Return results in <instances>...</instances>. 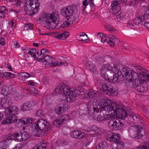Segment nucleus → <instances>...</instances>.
Listing matches in <instances>:
<instances>
[{
	"label": "nucleus",
	"instance_id": "1",
	"mask_svg": "<svg viewBox=\"0 0 149 149\" xmlns=\"http://www.w3.org/2000/svg\"><path fill=\"white\" fill-rule=\"evenodd\" d=\"M69 88L68 86L62 83L61 86H58L55 88L53 94L56 95L57 93H60L64 95L65 96V100L68 102H71L75 100V97H78L83 92L78 90H74L72 91Z\"/></svg>",
	"mask_w": 149,
	"mask_h": 149
},
{
	"label": "nucleus",
	"instance_id": "2",
	"mask_svg": "<svg viewBox=\"0 0 149 149\" xmlns=\"http://www.w3.org/2000/svg\"><path fill=\"white\" fill-rule=\"evenodd\" d=\"M9 102L7 98L3 99L1 101V105L6 108L4 111L6 117L5 119L2 122V124L11 123L17 120L16 114L18 109L14 106L8 108Z\"/></svg>",
	"mask_w": 149,
	"mask_h": 149
},
{
	"label": "nucleus",
	"instance_id": "3",
	"mask_svg": "<svg viewBox=\"0 0 149 149\" xmlns=\"http://www.w3.org/2000/svg\"><path fill=\"white\" fill-rule=\"evenodd\" d=\"M134 71L132 70L131 68L125 67L123 68L122 74L124 75L127 76V78L129 79L130 76L131 78L135 79L137 78L140 79L144 77L146 79H149V75L146 73V70L139 66H134Z\"/></svg>",
	"mask_w": 149,
	"mask_h": 149
},
{
	"label": "nucleus",
	"instance_id": "4",
	"mask_svg": "<svg viewBox=\"0 0 149 149\" xmlns=\"http://www.w3.org/2000/svg\"><path fill=\"white\" fill-rule=\"evenodd\" d=\"M113 103L111 101L107 100L106 99L103 98L100 100V108L101 107L106 111L108 112V113L105 115L104 120H108L111 118H114L117 114L116 111L115 110L114 107L113 106Z\"/></svg>",
	"mask_w": 149,
	"mask_h": 149
},
{
	"label": "nucleus",
	"instance_id": "5",
	"mask_svg": "<svg viewBox=\"0 0 149 149\" xmlns=\"http://www.w3.org/2000/svg\"><path fill=\"white\" fill-rule=\"evenodd\" d=\"M74 9V6H69L63 8L61 9V12L62 15L64 17L67 18L61 25V27H66L72 24L74 19V18L71 17L73 15Z\"/></svg>",
	"mask_w": 149,
	"mask_h": 149
},
{
	"label": "nucleus",
	"instance_id": "6",
	"mask_svg": "<svg viewBox=\"0 0 149 149\" xmlns=\"http://www.w3.org/2000/svg\"><path fill=\"white\" fill-rule=\"evenodd\" d=\"M101 75L106 80H108L110 82L115 83L117 81L120 82L122 80L120 75H118L112 71L108 70V68L105 65H103L101 71Z\"/></svg>",
	"mask_w": 149,
	"mask_h": 149
},
{
	"label": "nucleus",
	"instance_id": "7",
	"mask_svg": "<svg viewBox=\"0 0 149 149\" xmlns=\"http://www.w3.org/2000/svg\"><path fill=\"white\" fill-rule=\"evenodd\" d=\"M101 108L102 110L99 109L97 107H95L92 105L89 104L87 107L88 113L90 116L96 117L101 120H104L106 111L104 110L101 107Z\"/></svg>",
	"mask_w": 149,
	"mask_h": 149
},
{
	"label": "nucleus",
	"instance_id": "8",
	"mask_svg": "<svg viewBox=\"0 0 149 149\" xmlns=\"http://www.w3.org/2000/svg\"><path fill=\"white\" fill-rule=\"evenodd\" d=\"M39 4L38 0H29L26 1L24 5V10L27 14L32 16L35 12L38 11Z\"/></svg>",
	"mask_w": 149,
	"mask_h": 149
},
{
	"label": "nucleus",
	"instance_id": "9",
	"mask_svg": "<svg viewBox=\"0 0 149 149\" xmlns=\"http://www.w3.org/2000/svg\"><path fill=\"white\" fill-rule=\"evenodd\" d=\"M58 14L56 13H54L52 14L48 13H45L40 18V20L45 22L48 24L49 27H51L50 24L52 22L55 23L58 20Z\"/></svg>",
	"mask_w": 149,
	"mask_h": 149
},
{
	"label": "nucleus",
	"instance_id": "10",
	"mask_svg": "<svg viewBox=\"0 0 149 149\" xmlns=\"http://www.w3.org/2000/svg\"><path fill=\"white\" fill-rule=\"evenodd\" d=\"M113 107H114L115 110L117 113L116 116L118 117L119 118L123 120L125 119L127 115L126 110L122 106L115 103H113Z\"/></svg>",
	"mask_w": 149,
	"mask_h": 149
},
{
	"label": "nucleus",
	"instance_id": "11",
	"mask_svg": "<svg viewBox=\"0 0 149 149\" xmlns=\"http://www.w3.org/2000/svg\"><path fill=\"white\" fill-rule=\"evenodd\" d=\"M125 78L127 80L129 81L132 83V86L135 89L137 88L138 86H139L141 84L143 83L144 84H147L149 82V79H142L141 78L137 79V78L135 79H133L131 78L130 76V77L129 78L130 79L127 78V76L124 75Z\"/></svg>",
	"mask_w": 149,
	"mask_h": 149
},
{
	"label": "nucleus",
	"instance_id": "12",
	"mask_svg": "<svg viewBox=\"0 0 149 149\" xmlns=\"http://www.w3.org/2000/svg\"><path fill=\"white\" fill-rule=\"evenodd\" d=\"M36 125L41 131L48 132L50 131L51 128L50 125L46 120L43 119H40L38 120Z\"/></svg>",
	"mask_w": 149,
	"mask_h": 149
},
{
	"label": "nucleus",
	"instance_id": "13",
	"mask_svg": "<svg viewBox=\"0 0 149 149\" xmlns=\"http://www.w3.org/2000/svg\"><path fill=\"white\" fill-rule=\"evenodd\" d=\"M123 125L122 122H120L118 119L114 118L110 120L108 123L109 127L114 130H117L119 128L121 129Z\"/></svg>",
	"mask_w": 149,
	"mask_h": 149
},
{
	"label": "nucleus",
	"instance_id": "14",
	"mask_svg": "<svg viewBox=\"0 0 149 149\" xmlns=\"http://www.w3.org/2000/svg\"><path fill=\"white\" fill-rule=\"evenodd\" d=\"M119 1H114L112 2L111 4L112 8L110 10V11L116 16L120 15L121 12L120 11V8L119 6Z\"/></svg>",
	"mask_w": 149,
	"mask_h": 149
},
{
	"label": "nucleus",
	"instance_id": "15",
	"mask_svg": "<svg viewBox=\"0 0 149 149\" xmlns=\"http://www.w3.org/2000/svg\"><path fill=\"white\" fill-rule=\"evenodd\" d=\"M102 90L106 94H107L109 95L115 96L117 95V91L113 89V87L110 85H107L104 84L102 85Z\"/></svg>",
	"mask_w": 149,
	"mask_h": 149
},
{
	"label": "nucleus",
	"instance_id": "16",
	"mask_svg": "<svg viewBox=\"0 0 149 149\" xmlns=\"http://www.w3.org/2000/svg\"><path fill=\"white\" fill-rule=\"evenodd\" d=\"M107 68L108 69L112 71L113 72L115 73V72H117V74L118 75H120V77L122 75V77H125V76H123L122 74V72L119 71L120 70V66L118 64H113L112 66L111 65L109 64L105 65Z\"/></svg>",
	"mask_w": 149,
	"mask_h": 149
},
{
	"label": "nucleus",
	"instance_id": "17",
	"mask_svg": "<svg viewBox=\"0 0 149 149\" xmlns=\"http://www.w3.org/2000/svg\"><path fill=\"white\" fill-rule=\"evenodd\" d=\"M38 59H39V61L43 62V63L46 65L50 64L53 60L52 57L49 55H46L41 58L40 57V56H38Z\"/></svg>",
	"mask_w": 149,
	"mask_h": 149
},
{
	"label": "nucleus",
	"instance_id": "18",
	"mask_svg": "<svg viewBox=\"0 0 149 149\" xmlns=\"http://www.w3.org/2000/svg\"><path fill=\"white\" fill-rule=\"evenodd\" d=\"M69 118V116L67 115H63L60 118L55 120L53 122V124L56 126L57 127L62 124L65 120H68Z\"/></svg>",
	"mask_w": 149,
	"mask_h": 149
},
{
	"label": "nucleus",
	"instance_id": "19",
	"mask_svg": "<svg viewBox=\"0 0 149 149\" xmlns=\"http://www.w3.org/2000/svg\"><path fill=\"white\" fill-rule=\"evenodd\" d=\"M136 126L137 128V132L135 138L139 139L145 134V132L143 127L141 125H136Z\"/></svg>",
	"mask_w": 149,
	"mask_h": 149
},
{
	"label": "nucleus",
	"instance_id": "20",
	"mask_svg": "<svg viewBox=\"0 0 149 149\" xmlns=\"http://www.w3.org/2000/svg\"><path fill=\"white\" fill-rule=\"evenodd\" d=\"M34 104L31 102H25L23 104L21 107V110L23 111H27L31 110Z\"/></svg>",
	"mask_w": 149,
	"mask_h": 149
},
{
	"label": "nucleus",
	"instance_id": "21",
	"mask_svg": "<svg viewBox=\"0 0 149 149\" xmlns=\"http://www.w3.org/2000/svg\"><path fill=\"white\" fill-rule=\"evenodd\" d=\"M38 127L36 123L32 125L31 127V134L36 136H40L41 134V131L38 129Z\"/></svg>",
	"mask_w": 149,
	"mask_h": 149
},
{
	"label": "nucleus",
	"instance_id": "22",
	"mask_svg": "<svg viewBox=\"0 0 149 149\" xmlns=\"http://www.w3.org/2000/svg\"><path fill=\"white\" fill-rule=\"evenodd\" d=\"M71 136L74 138L81 139L84 136L85 134L78 130H74L70 133Z\"/></svg>",
	"mask_w": 149,
	"mask_h": 149
},
{
	"label": "nucleus",
	"instance_id": "23",
	"mask_svg": "<svg viewBox=\"0 0 149 149\" xmlns=\"http://www.w3.org/2000/svg\"><path fill=\"white\" fill-rule=\"evenodd\" d=\"M12 92L11 88L9 86H4L1 91V93L5 96L8 95Z\"/></svg>",
	"mask_w": 149,
	"mask_h": 149
},
{
	"label": "nucleus",
	"instance_id": "24",
	"mask_svg": "<svg viewBox=\"0 0 149 149\" xmlns=\"http://www.w3.org/2000/svg\"><path fill=\"white\" fill-rule=\"evenodd\" d=\"M95 64L91 63L90 62H87L86 66L87 67L89 68L90 70L93 72H96L97 68L95 66Z\"/></svg>",
	"mask_w": 149,
	"mask_h": 149
},
{
	"label": "nucleus",
	"instance_id": "25",
	"mask_svg": "<svg viewBox=\"0 0 149 149\" xmlns=\"http://www.w3.org/2000/svg\"><path fill=\"white\" fill-rule=\"evenodd\" d=\"M29 137V135L27 132H24L21 134L19 136V137H18L19 141H22L27 139Z\"/></svg>",
	"mask_w": 149,
	"mask_h": 149
},
{
	"label": "nucleus",
	"instance_id": "26",
	"mask_svg": "<svg viewBox=\"0 0 149 149\" xmlns=\"http://www.w3.org/2000/svg\"><path fill=\"white\" fill-rule=\"evenodd\" d=\"M117 139L114 143H116L118 149H123L124 147V143L120 140V138L117 136Z\"/></svg>",
	"mask_w": 149,
	"mask_h": 149
},
{
	"label": "nucleus",
	"instance_id": "27",
	"mask_svg": "<svg viewBox=\"0 0 149 149\" xmlns=\"http://www.w3.org/2000/svg\"><path fill=\"white\" fill-rule=\"evenodd\" d=\"M107 148L106 142L102 141L99 143L96 147V149H107Z\"/></svg>",
	"mask_w": 149,
	"mask_h": 149
},
{
	"label": "nucleus",
	"instance_id": "28",
	"mask_svg": "<svg viewBox=\"0 0 149 149\" xmlns=\"http://www.w3.org/2000/svg\"><path fill=\"white\" fill-rule=\"evenodd\" d=\"M97 93L94 91H91L88 93L85 94V96L87 98H92L96 96Z\"/></svg>",
	"mask_w": 149,
	"mask_h": 149
},
{
	"label": "nucleus",
	"instance_id": "29",
	"mask_svg": "<svg viewBox=\"0 0 149 149\" xmlns=\"http://www.w3.org/2000/svg\"><path fill=\"white\" fill-rule=\"evenodd\" d=\"M68 32H65L57 35L56 36V38L64 40L68 37Z\"/></svg>",
	"mask_w": 149,
	"mask_h": 149
},
{
	"label": "nucleus",
	"instance_id": "30",
	"mask_svg": "<svg viewBox=\"0 0 149 149\" xmlns=\"http://www.w3.org/2000/svg\"><path fill=\"white\" fill-rule=\"evenodd\" d=\"M32 119L30 118H24L23 120L21 121L22 123L24 125H27L29 124H31L32 123Z\"/></svg>",
	"mask_w": 149,
	"mask_h": 149
},
{
	"label": "nucleus",
	"instance_id": "31",
	"mask_svg": "<svg viewBox=\"0 0 149 149\" xmlns=\"http://www.w3.org/2000/svg\"><path fill=\"white\" fill-rule=\"evenodd\" d=\"M109 40V43L110 44L111 47H113L115 43L117 41V39L115 38V36L110 35Z\"/></svg>",
	"mask_w": 149,
	"mask_h": 149
},
{
	"label": "nucleus",
	"instance_id": "32",
	"mask_svg": "<svg viewBox=\"0 0 149 149\" xmlns=\"http://www.w3.org/2000/svg\"><path fill=\"white\" fill-rule=\"evenodd\" d=\"M141 85H140L139 86H138L137 88L135 89L139 92L142 93L146 92L148 90V88H146V89H145L143 86Z\"/></svg>",
	"mask_w": 149,
	"mask_h": 149
},
{
	"label": "nucleus",
	"instance_id": "33",
	"mask_svg": "<svg viewBox=\"0 0 149 149\" xmlns=\"http://www.w3.org/2000/svg\"><path fill=\"white\" fill-rule=\"evenodd\" d=\"M87 38V35L85 33L80 34L77 37V40L80 41L85 40Z\"/></svg>",
	"mask_w": 149,
	"mask_h": 149
},
{
	"label": "nucleus",
	"instance_id": "34",
	"mask_svg": "<svg viewBox=\"0 0 149 149\" xmlns=\"http://www.w3.org/2000/svg\"><path fill=\"white\" fill-rule=\"evenodd\" d=\"M143 146H139L136 149H149V143L147 142H145Z\"/></svg>",
	"mask_w": 149,
	"mask_h": 149
},
{
	"label": "nucleus",
	"instance_id": "35",
	"mask_svg": "<svg viewBox=\"0 0 149 149\" xmlns=\"http://www.w3.org/2000/svg\"><path fill=\"white\" fill-rule=\"evenodd\" d=\"M143 20L142 19L141 17H136L134 21V23L136 25L141 24Z\"/></svg>",
	"mask_w": 149,
	"mask_h": 149
},
{
	"label": "nucleus",
	"instance_id": "36",
	"mask_svg": "<svg viewBox=\"0 0 149 149\" xmlns=\"http://www.w3.org/2000/svg\"><path fill=\"white\" fill-rule=\"evenodd\" d=\"M127 26L128 27H130L131 28V30L130 31H128L127 33V34H133L135 33L134 29L132 28V27L134 26V25L130 23H129L127 25Z\"/></svg>",
	"mask_w": 149,
	"mask_h": 149
},
{
	"label": "nucleus",
	"instance_id": "37",
	"mask_svg": "<svg viewBox=\"0 0 149 149\" xmlns=\"http://www.w3.org/2000/svg\"><path fill=\"white\" fill-rule=\"evenodd\" d=\"M31 75L26 72H22L20 74L21 77L23 79L31 77Z\"/></svg>",
	"mask_w": 149,
	"mask_h": 149
},
{
	"label": "nucleus",
	"instance_id": "38",
	"mask_svg": "<svg viewBox=\"0 0 149 149\" xmlns=\"http://www.w3.org/2000/svg\"><path fill=\"white\" fill-rule=\"evenodd\" d=\"M37 116L40 118H43L44 117V114L42 111L40 109H38L37 111Z\"/></svg>",
	"mask_w": 149,
	"mask_h": 149
},
{
	"label": "nucleus",
	"instance_id": "39",
	"mask_svg": "<svg viewBox=\"0 0 149 149\" xmlns=\"http://www.w3.org/2000/svg\"><path fill=\"white\" fill-rule=\"evenodd\" d=\"M8 145L6 141L0 142V149H6Z\"/></svg>",
	"mask_w": 149,
	"mask_h": 149
},
{
	"label": "nucleus",
	"instance_id": "40",
	"mask_svg": "<svg viewBox=\"0 0 149 149\" xmlns=\"http://www.w3.org/2000/svg\"><path fill=\"white\" fill-rule=\"evenodd\" d=\"M65 64V63H64L63 62H53L52 63H50V65L52 67L55 66H60L61 65H62Z\"/></svg>",
	"mask_w": 149,
	"mask_h": 149
},
{
	"label": "nucleus",
	"instance_id": "41",
	"mask_svg": "<svg viewBox=\"0 0 149 149\" xmlns=\"http://www.w3.org/2000/svg\"><path fill=\"white\" fill-rule=\"evenodd\" d=\"M149 14V8H147V10L145 12L144 15L143 19L144 21H147L148 20V17Z\"/></svg>",
	"mask_w": 149,
	"mask_h": 149
},
{
	"label": "nucleus",
	"instance_id": "42",
	"mask_svg": "<svg viewBox=\"0 0 149 149\" xmlns=\"http://www.w3.org/2000/svg\"><path fill=\"white\" fill-rule=\"evenodd\" d=\"M101 34V33H99L97 34L95 39V40L97 42L99 43L101 42L102 37Z\"/></svg>",
	"mask_w": 149,
	"mask_h": 149
},
{
	"label": "nucleus",
	"instance_id": "43",
	"mask_svg": "<svg viewBox=\"0 0 149 149\" xmlns=\"http://www.w3.org/2000/svg\"><path fill=\"white\" fill-rule=\"evenodd\" d=\"M19 134L17 132H15V133L13 134H11V136L12 137L13 139H14L15 140H17L19 141L18 139V137H19Z\"/></svg>",
	"mask_w": 149,
	"mask_h": 149
},
{
	"label": "nucleus",
	"instance_id": "44",
	"mask_svg": "<svg viewBox=\"0 0 149 149\" xmlns=\"http://www.w3.org/2000/svg\"><path fill=\"white\" fill-rule=\"evenodd\" d=\"M29 92L30 94L33 95H36L38 93V91L34 88L31 87L29 88Z\"/></svg>",
	"mask_w": 149,
	"mask_h": 149
},
{
	"label": "nucleus",
	"instance_id": "45",
	"mask_svg": "<svg viewBox=\"0 0 149 149\" xmlns=\"http://www.w3.org/2000/svg\"><path fill=\"white\" fill-rule=\"evenodd\" d=\"M107 139L108 141H112L114 143L115 141L116 140L117 137L116 136L115 137L113 136H111V137L108 136Z\"/></svg>",
	"mask_w": 149,
	"mask_h": 149
},
{
	"label": "nucleus",
	"instance_id": "46",
	"mask_svg": "<svg viewBox=\"0 0 149 149\" xmlns=\"http://www.w3.org/2000/svg\"><path fill=\"white\" fill-rule=\"evenodd\" d=\"M10 25L9 22L8 21H4L3 22L2 24V26L4 28H8V26Z\"/></svg>",
	"mask_w": 149,
	"mask_h": 149
},
{
	"label": "nucleus",
	"instance_id": "47",
	"mask_svg": "<svg viewBox=\"0 0 149 149\" xmlns=\"http://www.w3.org/2000/svg\"><path fill=\"white\" fill-rule=\"evenodd\" d=\"M46 146H37L34 147L33 149H46Z\"/></svg>",
	"mask_w": 149,
	"mask_h": 149
},
{
	"label": "nucleus",
	"instance_id": "48",
	"mask_svg": "<svg viewBox=\"0 0 149 149\" xmlns=\"http://www.w3.org/2000/svg\"><path fill=\"white\" fill-rule=\"evenodd\" d=\"M32 28V26L30 24H26L24 27V29L25 30H28L29 29H31Z\"/></svg>",
	"mask_w": 149,
	"mask_h": 149
},
{
	"label": "nucleus",
	"instance_id": "49",
	"mask_svg": "<svg viewBox=\"0 0 149 149\" xmlns=\"http://www.w3.org/2000/svg\"><path fill=\"white\" fill-rule=\"evenodd\" d=\"M101 42L102 43H104L106 42L107 43H109V41L108 40H107V39L106 38L105 36H102V40Z\"/></svg>",
	"mask_w": 149,
	"mask_h": 149
},
{
	"label": "nucleus",
	"instance_id": "50",
	"mask_svg": "<svg viewBox=\"0 0 149 149\" xmlns=\"http://www.w3.org/2000/svg\"><path fill=\"white\" fill-rule=\"evenodd\" d=\"M46 52L48 53V50L47 49H42L41 51V54L43 55V57L44 56V55Z\"/></svg>",
	"mask_w": 149,
	"mask_h": 149
},
{
	"label": "nucleus",
	"instance_id": "51",
	"mask_svg": "<svg viewBox=\"0 0 149 149\" xmlns=\"http://www.w3.org/2000/svg\"><path fill=\"white\" fill-rule=\"evenodd\" d=\"M111 149H118L116 143H112L111 146Z\"/></svg>",
	"mask_w": 149,
	"mask_h": 149
},
{
	"label": "nucleus",
	"instance_id": "52",
	"mask_svg": "<svg viewBox=\"0 0 149 149\" xmlns=\"http://www.w3.org/2000/svg\"><path fill=\"white\" fill-rule=\"evenodd\" d=\"M35 52H32L31 51H29L27 53L28 54L31 55L32 57H33L34 58H36L37 55L36 54H35Z\"/></svg>",
	"mask_w": 149,
	"mask_h": 149
},
{
	"label": "nucleus",
	"instance_id": "53",
	"mask_svg": "<svg viewBox=\"0 0 149 149\" xmlns=\"http://www.w3.org/2000/svg\"><path fill=\"white\" fill-rule=\"evenodd\" d=\"M63 109V111H64L68 109V105L67 104H62L61 105Z\"/></svg>",
	"mask_w": 149,
	"mask_h": 149
},
{
	"label": "nucleus",
	"instance_id": "54",
	"mask_svg": "<svg viewBox=\"0 0 149 149\" xmlns=\"http://www.w3.org/2000/svg\"><path fill=\"white\" fill-rule=\"evenodd\" d=\"M62 110H63L62 108V106H61L59 107L58 110L56 111V112L58 114L60 115Z\"/></svg>",
	"mask_w": 149,
	"mask_h": 149
},
{
	"label": "nucleus",
	"instance_id": "55",
	"mask_svg": "<svg viewBox=\"0 0 149 149\" xmlns=\"http://www.w3.org/2000/svg\"><path fill=\"white\" fill-rule=\"evenodd\" d=\"M108 28H107V29L109 31L110 33L113 32L115 31V29L111 27H109V26H108Z\"/></svg>",
	"mask_w": 149,
	"mask_h": 149
},
{
	"label": "nucleus",
	"instance_id": "56",
	"mask_svg": "<svg viewBox=\"0 0 149 149\" xmlns=\"http://www.w3.org/2000/svg\"><path fill=\"white\" fill-rule=\"evenodd\" d=\"M132 119H134V120H135V119H136V121H139L140 120L139 118L136 117V115L134 114H133L132 115Z\"/></svg>",
	"mask_w": 149,
	"mask_h": 149
},
{
	"label": "nucleus",
	"instance_id": "57",
	"mask_svg": "<svg viewBox=\"0 0 149 149\" xmlns=\"http://www.w3.org/2000/svg\"><path fill=\"white\" fill-rule=\"evenodd\" d=\"M148 21V20L147 21H146V22H144V26L146 29L149 28L148 27L149 26V24L148 23L149 22Z\"/></svg>",
	"mask_w": 149,
	"mask_h": 149
},
{
	"label": "nucleus",
	"instance_id": "58",
	"mask_svg": "<svg viewBox=\"0 0 149 149\" xmlns=\"http://www.w3.org/2000/svg\"><path fill=\"white\" fill-rule=\"evenodd\" d=\"M83 5L84 6H86L88 5V2L86 0H85L83 2Z\"/></svg>",
	"mask_w": 149,
	"mask_h": 149
},
{
	"label": "nucleus",
	"instance_id": "59",
	"mask_svg": "<svg viewBox=\"0 0 149 149\" xmlns=\"http://www.w3.org/2000/svg\"><path fill=\"white\" fill-rule=\"evenodd\" d=\"M4 39L2 38H0V44L3 45H4Z\"/></svg>",
	"mask_w": 149,
	"mask_h": 149
},
{
	"label": "nucleus",
	"instance_id": "60",
	"mask_svg": "<svg viewBox=\"0 0 149 149\" xmlns=\"http://www.w3.org/2000/svg\"><path fill=\"white\" fill-rule=\"evenodd\" d=\"M3 72L1 71L0 72V77H5L6 76L5 72L4 73H3Z\"/></svg>",
	"mask_w": 149,
	"mask_h": 149
},
{
	"label": "nucleus",
	"instance_id": "61",
	"mask_svg": "<svg viewBox=\"0 0 149 149\" xmlns=\"http://www.w3.org/2000/svg\"><path fill=\"white\" fill-rule=\"evenodd\" d=\"M5 74H6V76L10 77L11 75H13V74L11 72H5Z\"/></svg>",
	"mask_w": 149,
	"mask_h": 149
},
{
	"label": "nucleus",
	"instance_id": "62",
	"mask_svg": "<svg viewBox=\"0 0 149 149\" xmlns=\"http://www.w3.org/2000/svg\"><path fill=\"white\" fill-rule=\"evenodd\" d=\"M28 84L29 85H31L32 86H34V83L32 81H29L28 82Z\"/></svg>",
	"mask_w": 149,
	"mask_h": 149
},
{
	"label": "nucleus",
	"instance_id": "63",
	"mask_svg": "<svg viewBox=\"0 0 149 149\" xmlns=\"http://www.w3.org/2000/svg\"><path fill=\"white\" fill-rule=\"evenodd\" d=\"M21 3V1L20 0H17V1L16 4V5L17 6H18L20 5Z\"/></svg>",
	"mask_w": 149,
	"mask_h": 149
},
{
	"label": "nucleus",
	"instance_id": "64",
	"mask_svg": "<svg viewBox=\"0 0 149 149\" xmlns=\"http://www.w3.org/2000/svg\"><path fill=\"white\" fill-rule=\"evenodd\" d=\"M3 12L4 11L3 10L2 11H1L0 12V17H2L3 16V17H5V15H3Z\"/></svg>",
	"mask_w": 149,
	"mask_h": 149
}]
</instances>
